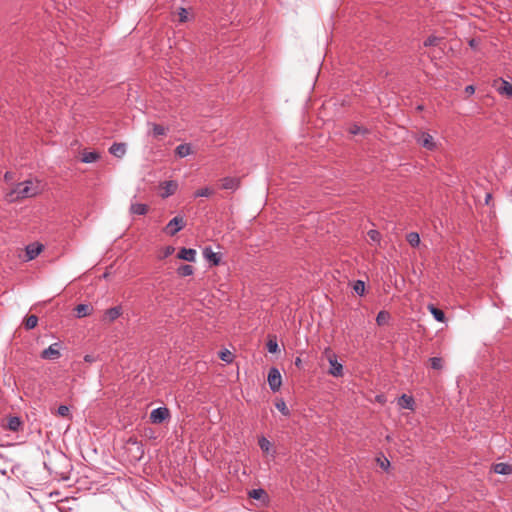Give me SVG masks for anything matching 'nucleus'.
I'll return each mask as SVG.
<instances>
[{"mask_svg": "<svg viewBox=\"0 0 512 512\" xmlns=\"http://www.w3.org/2000/svg\"><path fill=\"white\" fill-rule=\"evenodd\" d=\"M328 361L330 364L329 374L334 377H340L343 375V365L338 362L336 356L334 354H330L328 356Z\"/></svg>", "mask_w": 512, "mask_h": 512, "instance_id": "obj_7", "label": "nucleus"}, {"mask_svg": "<svg viewBox=\"0 0 512 512\" xmlns=\"http://www.w3.org/2000/svg\"><path fill=\"white\" fill-rule=\"evenodd\" d=\"M178 16L180 22H186L188 19V11L185 8L181 7L179 8Z\"/></svg>", "mask_w": 512, "mask_h": 512, "instance_id": "obj_39", "label": "nucleus"}, {"mask_svg": "<svg viewBox=\"0 0 512 512\" xmlns=\"http://www.w3.org/2000/svg\"><path fill=\"white\" fill-rule=\"evenodd\" d=\"M4 179H5V181H6V182L11 181V180L13 179V173H12V172L7 171V172L5 173V175H4Z\"/></svg>", "mask_w": 512, "mask_h": 512, "instance_id": "obj_44", "label": "nucleus"}, {"mask_svg": "<svg viewBox=\"0 0 512 512\" xmlns=\"http://www.w3.org/2000/svg\"><path fill=\"white\" fill-rule=\"evenodd\" d=\"M248 495L250 498L256 500H260L263 499L264 497H267L266 491L262 488L252 489L251 491H249Z\"/></svg>", "mask_w": 512, "mask_h": 512, "instance_id": "obj_25", "label": "nucleus"}, {"mask_svg": "<svg viewBox=\"0 0 512 512\" xmlns=\"http://www.w3.org/2000/svg\"><path fill=\"white\" fill-rule=\"evenodd\" d=\"M92 308L87 304H79L76 306V316L78 318H83L85 316H88L91 312Z\"/></svg>", "mask_w": 512, "mask_h": 512, "instance_id": "obj_20", "label": "nucleus"}, {"mask_svg": "<svg viewBox=\"0 0 512 512\" xmlns=\"http://www.w3.org/2000/svg\"><path fill=\"white\" fill-rule=\"evenodd\" d=\"M170 416L169 409L167 407H158L153 409L150 413V420L154 424H160Z\"/></svg>", "mask_w": 512, "mask_h": 512, "instance_id": "obj_6", "label": "nucleus"}, {"mask_svg": "<svg viewBox=\"0 0 512 512\" xmlns=\"http://www.w3.org/2000/svg\"><path fill=\"white\" fill-rule=\"evenodd\" d=\"M61 344L60 342H55L51 344L48 348L44 349L41 352V358L46 360H56L61 356L60 353Z\"/></svg>", "mask_w": 512, "mask_h": 512, "instance_id": "obj_5", "label": "nucleus"}, {"mask_svg": "<svg viewBox=\"0 0 512 512\" xmlns=\"http://www.w3.org/2000/svg\"><path fill=\"white\" fill-rule=\"evenodd\" d=\"M267 350L270 353H276L278 351V344H277L276 340L270 339L267 342Z\"/></svg>", "mask_w": 512, "mask_h": 512, "instance_id": "obj_37", "label": "nucleus"}, {"mask_svg": "<svg viewBox=\"0 0 512 512\" xmlns=\"http://www.w3.org/2000/svg\"><path fill=\"white\" fill-rule=\"evenodd\" d=\"M178 258L188 262H194L196 259V250L192 248H182L178 253Z\"/></svg>", "mask_w": 512, "mask_h": 512, "instance_id": "obj_11", "label": "nucleus"}, {"mask_svg": "<svg viewBox=\"0 0 512 512\" xmlns=\"http://www.w3.org/2000/svg\"><path fill=\"white\" fill-rule=\"evenodd\" d=\"M99 158V154L97 152H84L81 157V161L83 163H93Z\"/></svg>", "mask_w": 512, "mask_h": 512, "instance_id": "obj_23", "label": "nucleus"}, {"mask_svg": "<svg viewBox=\"0 0 512 512\" xmlns=\"http://www.w3.org/2000/svg\"><path fill=\"white\" fill-rule=\"evenodd\" d=\"M203 256L213 266L219 265L221 261L220 254L214 252L211 247H205L203 249Z\"/></svg>", "mask_w": 512, "mask_h": 512, "instance_id": "obj_8", "label": "nucleus"}, {"mask_svg": "<svg viewBox=\"0 0 512 512\" xmlns=\"http://www.w3.org/2000/svg\"><path fill=\"white\" fill-rule=\"evenodd\" d=\"M57 414L61 417L69 416V407L66 405H60L57 409Z\"/></svg>", "mask_w": 512, "mask_h": 512, "instance_id": "obj_38", "label": "nucleus"}, {"mask_svg": "<svg viewBox=\"0 0 512 512\" xmlns=\"http://www.w3.org/2000/svg\"><path fill=\"white\" fill-rule=\"evenodd\" d=\"M84 360L85 362L92 363L96 360V357L94 355L87 354L84 356Z\"/></svg>", "mask_w": 512, "mask_h": 512, "instance_id": "obj_43", "label": "nucleus"}, {"mask_svg": "<svg viewBox=\"0 0 512 512\" xmlns=\"http://www.w3.org/2000/svg\"><path fill=\"white\" fill-rule=\"evenodd\" d=\"M377 464L385 471H387L390 467V461L385 456H380L376 458Z\"/></svg>", "mask_w": 512, "mask_h": 512, "instance_id": "obj_32", "label": "nucleus"}, {"mask_svg": "<svg viewBox=\"0 0 512 512\" xmlns=\"http://www.w3.org/2000/svg\"><path fill=\"white\" fill-rule=\"evenodd\" d=\"M390 320L389 312L382 310L377 314L376 322L379 326L386 325Z\"/></svg>", "mask_w": 512, "mask_h": 512, "instance_id": "obj_22", "label": "nucleus"}, {"mask_svg": "<svg viewBox=\"0 0 512 512\" xmlns=\"http://www.w3.org/2000/svg\"><path fill=\"white\" fill-rule=\"evenodd\" d=\"M221 186L225 190H236L239 186V180L233 177H225L222 179Z\"/></svg>", "mask_w": 512, "mask_h": 512, "instance_id": "obj_15", "label": "nucleus"}, {"mask_svg": "<svg viewBox=\"0 0 512 512\" xmlns=\"http://www.w3.org/2000/svg\"><path fill=\"white\" fill-rule=\"evenodd\" d=\"M368 236L374 242H378L380 240V233L377 230H370L368 232Z\"/></svg>", "mask_w": 512, "mask_h": 512, "instance_id": "obj_41", "label": "nucleus"}, {"mask_svg": "<svg viewBox=\"0 0 512 512\" xmlns=\"http://www.w3.org/2000/svg\"><path fill=\"white\" fill-rule=\"evenodd\" d=\"M499 94L512 97V84L504 79H500L499 85L496 87Z\"/></svg>", "mask_w": 512, "mask_h": 512, "instance_id": "obj_12", "label": "nucleus"}, {"mask_svg": "<svg viewBox=\"0 0 512 512\" xmlns=\"http://www.w3.org/2000/svg\"><path fill=\"white\" fill-rule=\"evenodd\" d=\"M440 41V38L435 36H430L424 41V46H434Z\"/></svg>", "mask_w": 512, "mask_h": 512, "instance_id": "obj_40", "label": "nucleus"}, {"mask_svg": "<svg viewBox=\"0 0 512 512\" xmlns=\"http://www.w3.org/2000/svg\"><path fill=\"white\" fill-rule=\"evenodd\" d=\"M296 364H300V359L299 358H297Z\"/></svg>", "mask_w": 512, "mask_h": 512, "instance_id": "obj_47", "label": "nucleus"}, {"mask_svg": "<svg viewBox=\"0 0 512 512\" xmlns=\"http://www.w3.org/2000/svg\"><path fill=\"white\" fill-rule=\"evenodd\" d=\"M192 153L191 147L189 144H180L176 147V154L183 158Z\"/></svg>", "mask_w": 512, "mask_h": 512, "instance_id": "obj_21", "label": "nucleus"}, {"mask_svg": "<svg viewBox=\"0 0 512 512\" xmlns=\"http://www.w3.org/2000/svg\"><path fill=\"white\" fill-rule=\"evenodd\" d=\"M152 131H153L154 136H163L166 134V129L163 126L158 125V124L153 125Z\"/></svg>", "mask_w": 512, "mask_h": 512, "instance_id": "obj_36", "label": "nucleus"}, {"mask_svg": "<svg viewBox=\"0 0 512 512\" xmlns=\"http://www.w3.org/2000/svg\"><path fill=\"white\" fill-rule=\"evenodd\" d=\"M122 314L121 306H115L110 309H107L105 312V318L110 322L116 320Z\"/></svg>", "mask_w": 512, "mask_h": 512, "instance_id": "obj_16", "label": "nucleus"}, {"mask_svg": "<svg viewBox=\"0 0 512 512\" xmlns=\"http://www.w3.org/2000/svg\"><path fill=\"white\" fill-rule=\"evenodd\" d=\"M185 226V221L182 216H175L172 218L164 228L167 235L174 236Z\"/></svg>", "mask_w": 512, "mask_h": 512, "instance_id": "obj_2", "label": "nucleus"}, {"mask_svg": "<svg viewBox=\"0 0 512 512\" xmlns=\"http://www.w3.org/2000/svg\"><path fill=\"white\" fill-rule=\"evenodd\" d=\"M496 474L508 475L512 472V467L507 463H496L493 467Z\"/></svg>", "mask_w": 512, "mask_h": 512, "instance_id": "obj_17", "label": "nucleus"}, {"mask_svg": "<svg viewBox=\"0 0 512 512\" xmlns=\"http://www.w3.org/2000/svg\"><path fill=\"white\" fill-rule=\"evenodd\" d=\"M428 310L430 311V313L433 315L434 319L438 322H444L445 321V314L444 312L435 307L433 304H429L428 305Z\"/></svg>", "mask_w": 512, "mask_h": 512, "instance_id": "obj_18", "label": "nucleus"}, {"mask_svg": "<svg viewBox=\"0 0 512 512\" xmlns=\"http://www.w3.org/2000/svg\"><path fill=\"white\" fill-rule=\"evenodd\" d=\"M177 272L180 276L186 277L193 274L194 268L191 265L183 264L177 269Z\"/></svg>", "mask_w": 512, "mask_h": 512, "instance_id": "obj_27", "label": "nucleus"}, {"mask_svg": "<svg viewBox=\"0 0 512 512\" xmlns=\"http://www.w3.org/2000/svg\"><path fill=\"white\" fill-rule=\"evenodd\" d=\"M267 381L270 389L273 392H277L282 385V377L280 371L275 367L270 368Z\"/></svg>", "mask_w": 512, "mask_h": 512, "instance_id": "obj_3", "label": "nucleus"}, {"mask_svg": "<svg viewBox=\"0 0 512 512\" xmlns=\"http://www.w3.org/2000/svg\"><path fill=\"white\" fill-rule=\"evenodd\" d=\"M177 187H178V185L175 181H165L162 184L163 192L161 193V196L163 198H167V197L173 195L176 192Z\"/></svg>", "mask_w": 512, "mask_h": 512, "instance_id": "obj_10", "label": "nucleus"}, {"mask_svg": "<svg viewBox=\"0 0 512 512\" xmlns=\"http://www.w3.org/2000/svg\"><path fill=\"white\" fill-rule=\"evenodd\" d=\"M466 92H468L470 94L474 93V87L473 86H467L466 87Z\"/></svg>", "mask_w": 512, "mask_h": 512, "instance_id": "obj_46", "label": "nucleus"}, {"mask_svg": "<svg viewBox=\"0 0 512 512\" xmlns=\"http://www.w3.org/2000/svg\"><path fill=\"white\" fill-rule=\"evenodd\" d=\"M38 318L35 315H30L25 321L26 329H33L37 326Z\"/></svg>", "mask_w": 512, "mask_h": 512, "instance_id": "obj_30", "label": "nucleus"}, {"mask_svg": "<svg viewBox=\"0 0 512 512\" xmlns=\"http://www.w3.org/2000/svg\"><path fill=\"white\" fill-rule=\"evenodd\" d=\"M414 399L412 396H408L406 394H403L399 399H398V405L400 408L402 409H409V410H413L414 409Z\"/></svg>", "mask_w": 512, "mask_h": 512, "instance_id": "obj_14", "label": "nucleus"}, {"mask_svg": "<svg viewBox=\"0 0 512 512\" xmlns=\"http://www.w3.org/2000/svg\"><path fill=\"white\" fill-rule=\"evenodd\" d=\"M43 245L38 243H32L26 246V256L28 260H33L42 251Z\"/></svg>", "mask_w": 512, "mask_h": 512, "instance_id": "obj_9", "label": "nucleus"}, {"mask_svg": "<svg viewBox=\"0 0 512 512\" xmlns=\"http://www.w3.org/2000/svg\"><path fill=\"white\" fill-rule=\"evenodd\" d=\"M21 426V420L19 417H10L8 419V422H7V427L9 428V430L11 431H18V429L20 428Z\"/></svg>", "mask_w": 512, "mask_h": 512, "instance_id": "obj_24", "label": "nucleus"}, {"mask_svg": "<svg viewBox=\"0 0 512 512\" xmlns=\"http://www.w3.org/2000/svg\"><path fill=\"white\" fill-rule=\"evenodd\" d=\"M109 152L117 158H122L126 153V145L124 143H113Z\"/></svg>", "mask_w": 512, "mask_h": 512, "instance_id": "obj_13", "label": "nucleus"}, {"mask_svg": "<svg viewBox=\"0 0 512 512\" xmlns=\"http://www.w3.org/2000/svg\"><path fill=\"white\" fill-rule=\"evenodd\" d=\"M431 368L435 370H440L443 367L442 359L439 357L430 358Z\"/></svg>", "mask_w": 512, "mask_h": 512, "instance_id": "obj_34", "label": "nucleus"}, {"mask_svg": "<svg viewBox=\"0 0 512 512\" xmlns=\"http://www.w3.org/2000/svg\"><path fill=\"white\" fill-rule=\"evenodd\" d=\"M212 193L213 191L210 188L205 187L197 190L195 193V197H209L212 195Z\"/></svg>", "mask_w": 512, "mask_h": 512, "instance_id": "obj_35", "label": "nucleus"}, {"mask_svg": "<svg viewBox=\"0 0 512 512\" xmlns=\"http://www.w3.org/2000/svg\"><path fill=\"white\" fill-rule=\"evenodd\" d=\"M469 46L473 49H476V47L478 46V41L476 39H471L469 41Z\"/></svg>", "mask_w": 512, "mask_h": 512, "instance_id": "obj_45", "label": "nucleus"}, {"mask_svg": "<svg viewBox=\"0 0 512 512\" xmlns=\"http://www.w3.org/2000/svg\"><path fill=\"white\" fill-rule=\"evenodd\" d=\"M258 444H259L260 449L263 452L268 453L271 450L272 445H271L270 441L267 438H265L264 436H261L259 438Z\"/></svg>", "mask_w": 512, "mask_h": 512, "instance_id": "obj_28", "label": "nucleus"}, {"mask_svg": "<svg viewBox=\"0 0 512 512\" xmlns=\"http://www.w3.org/2000/svg\"><path fill=\"white\" fill-rule=\"evenodd\" d=\"M219 357H220V359H221L222 361H225V362H227V363H230V362H232V360H233V355H232V353H231L229 350H227V349H225V350L221 351V352L219 353Z\"/></svg>", "mask_w": 512, "mask_h": 512, "instance_id": "obj_33", "label": "nucleus"}, {"mask_svg": "<svg viewBox=\"0 0 512 512\" xmlns=\"http://www.w3.org/2000/svg\"><path fill=\"white\" fill-rule=\"evenodd\" d=\"M416 142L420 146H422L425 149L430 150V151L435 150L437 147L436 142L434 141V138L432 137V135H430L429 133L424 132V131L417 134Z\"/></svg>", "mask_w": 512, "mask_h": 512, "instance_id": "obj_4", "label": "nucleus"}, {"mask_svg": "<svg viewBox=\"0 0 512 512\" xmlns=\"http://www.w3.org/2000/svg\"><path fill=\"white\" fill-rule=\"evenodd\" d=\"M43 191L42 182L38 179H28L13 186L5 194L6 201L12 203L26 198H32Z\"/></svg>", "mask_w": 512, "mask_h": 512, "instance_id": "obj_1", "label": "nucleus"}, {"mask_svg": "<svg viewBox=\"0 0 512 512\" xmlns=\"http://www.w3.org/2000/svg\"><path fill=\"white\" fill-rule=\"evenodd\" d=\"M407 242L412 247H417L420 244V236L417 232H410L406 236Z\"/></svg>", "mask_w": 512, "mask_h": 512, "instance_id": "obj_26", "label": "nucleus"}, {"mask_svg": "<svg viewBox=\"0 0 512 512\" xmlns=\"http://www.w3.org/2000/svg\"><path fill=\"white\" fill-rule=\"evenodd\" d=\"M148 211V206L142 203H133L130 206V212L136 215H145Z\"/></svg>", "mask_w": 512, "mask_h": 512, "instance_id": "obj_19", "label": "nucleus"}, {"mask_svg": "<svg viewBox=\"0 0 512 512\" xmlns=\"http://www.w3.org/2000/svg\"><path fill=\"white\" fill-rule=\"evenodd\" d=\"M275 407L285 416H288L290 414V411L283 400L277 401Z\"/></svg>", "mask_w": 512, "mask_h": 512, "instance_id": "obj_31", "label": "nucleus"}, {"mask_svg": "<svg viewBox=\"0 0 512 512\" xmlns=\"http://www.w3.org/2000/svg\"><path fill=\"white\" fill-rule=\"evenodd\" d=\"M353 290L357 295L362 296L365 292V283L362 280L355 281Z\"/></svg>", "mask_w": 512, "mask_h": 512, "instance_id": "obj_29", "label": "nucleus"}, {"mask_svg": "<svg viewBox=\"0 0 512 512\" xmlns=\"http://www.w3.org/2000/svg\"><path fill=\"white\" fill-rule=\"evenodd\" d=\"M349 131H350V133H351V134H353V135L362 134V133H364V132H365V130H364V129H362V127H360V126H358V125H356V124H354L353 126H351V128H350V130H349Z\"/></svg>", "mask_w": 512, "mask_h": 512, "instance_id": "obj_42", "label": "nucleus"}]
</instances>
